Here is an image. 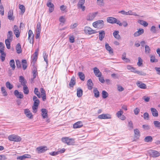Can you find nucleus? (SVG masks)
Instances as JSON below:
<instances>
[{
    "label": "nucleus",
    "mask_w": 160,
    "mask_h": 160,
    "mask_svg": "<svg viewBox=\"0 0 160 160\" xmlns=\"http://www.w3.org/2000/svg\"><path fill=\"white\" fill-rule=\"evenodd\" d=\"M92 25L95 28L101 29L103 27L104 22L102 20H99L93 22Z\"/></svg>",
    "instance_id": "1"
},
{
    "label": "nucleus",
    "mask_w": 160,
    "mask_h": 160,
    "mask_svg": "<svg viewBox=\"0 0 160 160\" xmlns=\"http://www.w3.org/2000/svg\"><path fill=\"white\" fill-rule=\"evenodd\" d=\"M8 139L10 141L16 142H20L21 140V138L20 137L15 134L9 135L8 137Z\"/></svg>",
    "instance_id": "2"
},
{
    "label": "nucleus",
    "mask_w": 160,
    "mask_h": 160,
    "mask_svg": "<svg viewBox=\"0 0 160 160\" xmlns=\"http://www.w3.org/2000/svg\"><path fill=\"white\" fill-rule=\"evenodd\" d=\"M62 141L63 142L67 143L68 145H72L74 143V139L67 137L62 138Z\"/></svg>",
    "instance_id": "3"
},
{
    "label": "nucleus",
    "mask_w": 160,
    "mask_h": 160,
    "mask_svg": "<svg viewBox=\"0 0 160 160\" xmlns=\"http://www.w3.org/2000/svg\"><path fill=\"white\" fill-rule=\"evenodd\" d=\"M84 31L86 34L90 35L96 33L97 32V31L92 30L90 27L87 26L85 27Z\"/></svg>",
    "instance_id": "4"
},
{
    "label": "nucleus",
    "mask_w": 160,
    "mask_h": 160,
    "mask_svg": "<svg viewBox=\"0 0 160 160\" xmlns=\"http://www.w3.org/2000/svg\"><path fill=\"white\" fill-rule=\"evenodd\" d=\"M97 14V12L90 13L87 16L86 19L88 21H92L95 18Z\"/></svg>",
    "instance_id": "5"
},
{
    "label": "nucleus",
    "mask_w": 160,
    "mask_h": 160,
    "mask_svg": "<svg viewBox=\"0 0 160 160\" xmlns=\"http://www.w3.org/2000/svg\"><path fill=\"white\" fill-rule=\"evenodd\" d=\"M98 118L100 119H110L111 116L109 114H102L98 115Z\"/></svg>",
    "instance_id": "6"
},
{
    "label": "nucleus",
    "mask_w": 160,
    "mask_h": 160,
    "mask_svg": "<svg viewBox=\"0 0 160 160\" xmlns=\"http://www.w3.org/2000/svg\"><path fill=\"white\" fill-rule=\"evenodd\" d=\"M150 154L152 157H156L160 156V153L155 150H152L150 152Z\"/></svg>",
    "instance_id": "7"
},
{
    "label": "nucleus",
    "mask_w": 160,
    "mask_h": 160,
    "mask_svg": "<svg viewBox=\"0 0 160 160\" xmlns=\"http://www.w3.org/2000/svg\"><path fill=\"white\" fill-rule=\"evenodd\" d=\"M93 72L95 75L98 77H100L102 76V73L100 72L99 69L97 67L93 68Z\"/></svg>",
    "instance_id": "8"
},
{
    "label": "nucleus",
    "mask_w": 160,
    "mask_h": 160,
    "mask_svg": "<svg viewBox=\"0 0 160 160\" xmlns=\"http://www.w3.org/2000/svg\"><path fill=\"white\" fill-rule=\"evenodd\" d=\"M24 113L26 116L29 118H33L32 115L30 111L28 109H25L24 110Z\"/></svg>",
    "instance_id": "9"
},
{
    "label": "nucleus",
    "mask_w": 160,
    "mask_h": 160,
    "mask_svg": "<svg viewBox=\"0 0 160 160\" xmlns=\"http://www.w3.org/2000/svg\"><path fill=\"white\" fill-rule=\"evenodd\" d=\"M47 149V147L46 146H40L37 148V150L39 153L43 152L46 151Z\"/></svg>",
    "instance_id": "10"
},
{
    "label": "nucleus",
    "mask_w": 160,
    "mask_h": 160,
    "mask_svg": "<svg viewBox=\"0 0 160 160\" xmlns=\"http://www.w3.org/2000/svg\"><path fill=\"white\" fill-rule=\"evenodd\" d=\"M14 33L17 38H18L20 35V32L18 29V27L16 25H14L13 28Z\"/></svg>",
    "instance_id": "11"
},
{
    "label": "nucleus",
    "mask_w": 160,
    "mask_h": 160,
    "mask_svg": "<svg viewBox=\"0 0 160 160\" xmlns=\"http://www.w3.org/2000/svg\"><path fill=\"white\" fill-rule=\"evenodd\" d=\"M144 30L143 29H140L137 32H135L133 34V36L134 37L138 36L144 33Z\"/></svg>",
    "instance_id": "12"
},
{
    "label": "nucleus",
    "mask_w": 160,
    "mask_h": 160,
    "mask_svg": "<svg viewBox=\"0 0 160 160\" xmlns=\"http://www.w3.org/2000/svg\"><path fill=\"white\" fill-rule=\"evenodd\" d=\"M83 126L82 123L81 121H78L75 123L73 125V128H79Z\"/></svg>",
    "instance_id": "13"
},
{
    "label": "nucleus",
    "mask_w": 160,
    "mask_h": 160,
    "mask_svg": "<svg viewBox=\"0 0 160 160\" xmlns=\"http://www.w3.org/2000/svg\"><path fill=\"white\" fill-rule=\"evenodd\" d=\"M14 93L17 98H22L23 97V94L21 92H19L17 90H15Z\"/></svg>",
    "instance_id": "14"
},
{
    "label": "nucleus",
    "mask_w": 160,
    "mask_h": 160,
    "mask_svg": "<svg viewBox=\"0 0 160 160\" xmlns=\"http://www.w3.org/2000/svg\"><path fill=\"white\" fill-rule=\"evenodd\" d=\"M107 22L111 23H114L117 21V19L113 17H110L107 18Z\"/></svg>",
    "instance_id": "15"
},
{
    "label": "nucleus",
    "mask_w": 160,
    "mask_h": 160,
    "mask_svg": "<svg viewBox=\"0 0 160 160\" xmlns=\"http://www.w3.org/2000/svg\"><path fill=\"white\" fill-rule=\"evenodd\" d=\"M136 84L138 87L141 88L146 89L147 88L146 85L143 83H142L141 82H138L136 83Z\"/></svg>",
    "instance_id": "16"
},
{
    "label": "nucleus",
    "mask_w": 160,
    "mask_h": 160,
    "mask_svg": "<svg viewBox=\"0 0 160 160\" xmlns=\"http://www.w3.org/2000/svg\"><path fill=\"white\" fill-rule=\"evenodd\" d=\"M151 110L153 116L157 117L158 116V112L155 108H151Z\"/></svg>",
    "instance_id": "17"
},
{
    "label": "nucleus",
    "mask_w": 160,
    "mask_h": 160,
    "mask_svg": "<svg viewBox=\"0 0 160 160\" xmlns=\"http://www.w3.org/2000/svg\"><path fill=\"white\" fill-rule=\"evenodd\" d=\"M87 85L88 89L90 90L92 88L93 83L91 79H89L87 81Z\"/></svg>",
    "instance_id": "18"
},
{
    "label": "nucleus",
    "mask_w": 160,
    "mask_h": 160,
    "mask_svg": "<svg viewBox=\"0 0 160 160\" xmlns=\"http://www.w3.org/2000/svg\"><path fill=\"white\" fill-rule=\"evenodd\" d=\"M42 115L43 118H45L48 116V111L45 109L42 108L41 110Z\"/></svg>",
    "instance_id": "19"
},
{
    "label": "nucleus",
    "mask_w": 160,
    "mask_h": 160,
    "mask_svg": "<svg viewBox=\"0 0 160 160\" xmlns=\"http://www.w3.org/2000/svg\"><path fill=\"white\" fill-rule=\"evenodd\" d=\"M105 48L106 50L108 51L110 54H112L113 53V51L111 47L109 46V45L106 43L105 45Z\"/></svg>",
    "instance_id": "20"
},
{
    "label": "nucleus",
    "mask_w": 160,
    "mask_h": 160,
    "mask_svg": "<svg viewBox=\"0 0 160 160\" xmlns=\"http://www.w3.org/2000/svg\"><path fill=\"white\" fill-rule=\"evenodd\" d=\"M19 82H21L22 86L26 85V84L27 83V81L23 76H20L19 77Z\"/></svg>",
    "instance_id": "21"
},
{
    "label": "nucleus",
    "mask_w": 160,
    "mask_h": 160,
    "mask_svg": "<svg viewBox=\"0 0 160 160\" xmlns=\"http://www.w3.org/2000/svg\"><path fill=\"white\" fill-rule=\"evenodd\" d=\"M99 39L100 41H102L104 38V37L105 35V33L104 31H99Z\"/></svg>",
    "instance_id": "22"
},
{
    "label": "nucleus",
    "mask_w": 160,
    "mask_h": 160,
    "mask_svg": "<svg viewBox=\"0 0 160 160\" xmlns=\"http://www.w3.org/2000/svg\"><path fill=\"white\" fill-rule=\"evenodd\" d=\"M13 13L12 10H10L8 12V18L10 20H13L14 17L13 16Z\"/></svg>",
    "instance_id": "23"
},
{
    "label": "nucleus",
    "mask_w": 160,
    "mask_h": 160,
    "mask_svg": "<svg viewBox=\"0 0 160 160\" xmlns=\"http://www.w3.org/2000/svg\"><path fill=\"white\" fill-rule=\"evenodd\" d=\"M76 82L75 81V77L74 76L72 77L70 82L69 84V86L71 87H73L75 85Z\"/></svg>",
    "instance_id": "24"
},
{
    "label": "nucleus",
    "mask_w": 160,
    "mask_h": 160,
    "mask_svg": "<svg viewBox=\"0 0 160 160\" xmlns=\"http://www.w3.org/2000/svg\"><path fill=\"white\" fill-rule=\"evenodd\" d=\"M30 157V156L28 154H24L22 156L18 157L17 158V159H19L21 160H23L26 158H29Z\"/></svg>",
    "instance_id": "25"
},
{
    "label": "nucleus",
    "mask_w": 160,
    "mask_h": 160,
    "mask_svg": "<svg viewBox=\"0 0 160 160\" xmlns=\"http://www.w3.org/2000/svg\"><path fill=\"white\" fill-rule=\"evenodd\" d=\"M119 33L118 31H115L113 33L114 37L118 39H119L121 38L120 35L118 34Z\"/></svg>",
    "instance_id": "26"
},
{
    "label": "nucleus",
    "mask_w": 160,
    "mask_h": 160,
    "mask_svg": "<svg viewBox=\"0 0 160 160\" xmlns=\"http://www.w3.org/2000/svg\"><path fill=\"white\" fill-rule=\"evenodd\" d=\"M33 100L34 102V104L36 105V106H38L39 103V101L37 97L34 96L33 97Z\"/></svg>",
    "instance_id": "27"
},
{
    "label": "nucleus",
    "mask_w": 160,
    "mask_h": 160,
    "mask_svg": "<svg viewBox=\"0 0 160 160\" xmlns=\"http://www.w3.org/2000/svg\"><path fill=\"white\" fill-rule=\"evenodd\" d=\"M22 68L23 70H25L27 67V62L26 60L23 59L22 61Z\"/></svg>",
    "instance_id": "28"
},
{
    "label": "nucleus",
    "mask_w": 160,
    "mask_h": 160,
    "mask_svg": "<svg viewBox=\"0 0 160 160\" xmlns=\"http://www.w3.org/2000/svg\"><path fill=\"white\" fill-rule=\"evenodd\" d=\"M158 30L155 26H152L150 28V31L153 33H157Z\"/></svg>",
    "instance_id": "29"
},
{
    "label": "nucleus",
    "mask_w": 160,
    "mask_h": 160,
    "mask_svg": "<svg viewBox=\"0 0 160 160\" xmlns=\"http://www.w3.org/2000/svg\"><path fill=\"white\" fill-rule=\"evenodd\" d=\"M9 64L11 68H12V70H14L15 68V62L13 59H12L10 61Z\"/></svg>",
    "instance_id": "30"
},
{
    "label": "nucleus",
    "mask_w": 160,
    "mask_h": 160,
    "mask_svg": "<svg viewBox=\"0 0 160 160\" xmlns=\"http://www.w3.org/2000/svg\"><path fill=\"white\" fill-rule=\"evenodd\" d=\"M93 92L94 93L95 97L98 98L99 97L100 93L97 88H95L93 89Z\"/></svg>",
    "instance_id": "31"
},
{
    "label": "nucleus",
    "mask_w": 160,
    "mask_h": 160,
    "mask_svg": "<svg viewBox=\"0 0 160 160\" xmlns=\"http://www.w3.org/2000/svg\"><path fill=\"white\" fill-rule=\"evenodd\" d=\"M12 32L11 31H9L7 35V39H8L10 40L11 41H12Z\"/></svg>",
    "instance_id": "32"
},
{
    "label": "nucleus",
    "mask_w": 160,
    "mask_h": 160,
    "mask_svg": "<svg viewBox=\"0 0 160 160\" xmlns=\"http://www.w3.org/2000/svg\"><path fill=\"white\" fill-rule=\"evenodd\" d=\"M16 50L18 53L19 54L22 52L21 46L19 43H18L16 46Z\"/></svg>",
    "instance_id": "33"
},
{
    "label": "nucleus",
    "mask_w": 160,
    "mask_h": 160,
    "mask_svg": "<svg viewBox=\"0 0 160 160\" xmlns=\"http://www.w3.org/2000/svg\"><path fill=\"white\" fill-rule=\"evenodd\" d=\"M78 75L80 79L82 81H83L84 80L85 76L84 74L82 72H79L78 73Z\"/></svg>",
    "instance_id": "34"
},
{
    "label": "nucleus",
    "mask_w": 160,
    "mask_h": 160,
    "mask_svg": "<svg viewBox=\"0 0 160 160\" xmlns=\"http://www.w3.org/2000/svg\"><path fill=\"white\" fill-rule=\"evenodd\" d=\"M144 141L146 142H150L152 141V137L149 136L146 137L144 139Z\"/></svg>",
    "instance_id": "35"
},
{
    "label": "nucleus",
    "mask_w": 160,
    "mask_h": 160,
    "mask_svg": "<svg viewBox=\"0 0 160 160\" xmlns=\"http://www.w3.org/2000/svg\"><path fill=\"white\" fill-rule=\"evenodd\" d=\"M82 89H77V96L78 97H80L82 95Z\"/></svg>",
    "instance_id": "36"
},
{
    "label": "nucleus",
    "mask_w": 160,
    "mask_h": 160,
    "mask_svg": "<svg viewBox=\"0 0 160 160\" xmlns=\"http://www.w3.org/2000/svg\"><path fill=\"white\" fill-rule=\"evenodd\" d=\"M138 22L140 24L143 25L144 27H147L148 25V23L142 20H139L138 21Z\"/></svg>",
    "instance_id": "37"
},
{
    "label": "nucleus",
    "mask_w": 160,
    "mask_h": 160,
    "mask_svg": "<svg viewBox=\"0 0 160 160\" xmlns=\"http://www.w3.org/2000/svg\"><path fill=\"white\" fill-rule=\"evenodd\" d=\"M12 41L8 39H6L5 40V43L6 45L7 48L8 49H9L10 48V42Z\"/></svg>",
    "instance_id": "38"
},
{
    "label": "nucleus",
    "mask_w": 160,
    "mask_h": 160,
    "mask_svg": "<svg viewBox=\"0 0 160 160\" xmlns=\"http://www.w3.org/2000/svg\"><path fill=\"white\" fill-rule=\"evenodd\" d=\"M23 92L25 94H28L29 93V89L26 85L23 86Z\"/></svg>",
    "instance_id": "39"
},
{
    "label": "nucleus",
    "mask_w": 160,
    "mask_h": 160,
    "mask_svg": "<svg viewBox=\"0 0 160 160\" xmlns=\"http://www.w3.org/2000/svg\"><path fill=\"white\" fill-rule=\"evenodd\" d=\"M145 52L147 54H148L150 52V48L149 46L146 45L145 46Z\"/></svg>",
    "instance_id": "40"
},
{
    "label": "nucleus",
    "mask_w": 160,
    "mask_h": 160,
    "mask_svg": "<svg viewBox=\"0 0 160 160\" xmlns=\"http://www.w3.org/2000/svg\"><path fill=\"white\" fill-rule=\"evenodd\" d=\"M128 127L129 130H132L133 128V123L131 121H130L128 122Z\"/></svg>",
    "instance_id": "41"
},
{
    "label": "nucleus",
    "mask_w": 160,
    "mask_h": 160,
    "mask_svg": "<svg viewBox=\"0 0 160 160\" xmlns=\"http://www.w3.org/2000/svg\"><path fill=\"white\" fill-rule=\"evenodd\" d=\"M41 24L40 22H38L37 25V29L36 32L40 33Z\"/></svg>",
    "instance_id": "42"
},
{
    "label": "nucleus",
    "mask_w": 160,
    "mask_h": 160,
    "mask_svg": "<svg viewBox=\"0 0 160 160\" xmlns=\"http://www.w3.org/2000/svg\"><path fill=\"white\" fill-rule=\"evenodd\" d=\"M134 72H136L138 74L140 75H142V76H145L146 75V73H144V72H143L142 71H137L136 70V69H135V71Z\"/></svg>",
    "instance_id": "43"
},
{
    "label": "nucleus",
    "mask_w": 160,
    "mask_h": 160,
    "mask_svg": "<svg viewBox=\"0 0 160 160\" xmlns=\"http://www.w3.org/2000/svg\"><path fill=\"white\" fill-rule=\"evenodd\" d=\"M135 135L136 137H139L140 136V132L138 129H135L134 130Z\"/></svg>",
    "instance_id": "44"
},
{
    "label": "nucleus",
    "mask_w": 160,
    "mask_h": 160,
    "mask_svg": "<svg viewBox=\"0 0 160 160\" xmlns=\"http://www.w3.org/2000/svg\"><path fill=\"white\" fill-rule=\"evenodd\" d=\"M43 56L45 61L46 62L47 64L48 63V55L45 52H44L43 53Z\"/></svg>",
    "instance_id": "45"
},
{
    "label": "nucleus",
    "mask_w": 160,
    "mask_h": 160,
    "mask_svg": "<svg viewBox=\"0 0 160 160\" xmlns=\"http://www.w3.org/2000/svg\"><path fill=\"white\" fill-rule=\"evenodd\" d=\"M1 55L0 56V58L2 62H3L5 60V58L6 57V53L4 52H0Z\"/></svg>",
    "instance_id": "46"
},
{
    "label": "nucleus",
    "mask_w": 160,
    "mask_h": 160,
    "mask_svg": "<svg viewBox=\"0 0 160 160\" xmlns=\"http://www.w3.org/2000/svg\"><path fill=\"white\" fill-rule=\"evenodd\" d=\"M6 86L9 89H11L13 88V86L9 82H7L6 83Z\"/></svg>",
    "instance_id": "47"
},
{
    "label": "nucleus",
    "mask_w": 160,
    "mask_h": 160,
    "mask_svg": "<svg viewBox=\"0 0 160 160\" xmlns=\"http://www.w3.org/2000/svg\"><path fill=\"white\" fill-rule=\"evenodd\" d=\"M102 97L103 98H106L108 97V92L104 90L102 91Z\"/></svg>",
    "instance_id": "48"
},
{
    "label": "nucleus",
    "mask_w": 160,
    "mask_h": 160,
    "mask_svg": "<svg viewBox=\"0 0 160 160\" xmlns=\"http://www.w3.org/2000/svg\"><path fill=\"white\" fill-rule=\"evenodd\" d=\"M5 46L4 44L2 42H0V52H4Z\"/></svg>",
    "instance_id": "49"
},
{
    "label": "nucleus",
    "mask_w": 160,
    "mask_h": 160,
    "mask_svg": "<svg viewBox=\"0 0 160 160\" xmlns=\"http://www.w3.org/2000/svg\"><path fill=\"white\" fill-rule=\"evenodd\" d=\"M34 93L39 98L41 97V95L40 92H38V89L37 88H35L34 91Z\"/></svg>",
    "instance_id": "50"
},
{
    "label": "nucleus",
    "mask_w": 160,
    "mask_h": 160,
    "mask_svg": "<svg viewBox=\"0 0 160 160\" xmlns=\"http://www.w3.org/2000/svg\"><path fill=\"white\" fill-rule=\"evenodd\" d=\"M153 124L155 127L158 128H160V122L159 121H154L153 122Z\"/></svg>",
    "instance_id": "51"
},
{
    "label": "nucleus",
    "mask_w": 160,
    "mask_h": 160,
    "mask_svg": "<svg viewBox=\"0 0 160 160\" xmlns=\"http://www.w3.org/2000/svg\"><path fill=\"white\" fill-rule=\"evenodd\" d=\"M16 66L18 68H21V63L19 60H16Z\"/></svg>",
    "instance_id": "52"
},
{
    "label": "nucleus",
    "mask_w": 160,
    "mask_h": 160,
    "mask_svg": "<svg viewBox=\"0 0 160 160\" xmlns=\"http://www.w3.org/2000/svg\"><path fill=\"white\" fill-rule=\"evenodd\" d=\"M127 67L128 70H131L132 72H133L135 71V68L132 67L131 65H128Z\"/></svg>",
    "instance_id": "53"
},
{
    "label": "nucleus",
    "mask_w": 160,
    "mask_h": 160,
    "mask_svg": "<svg viewBox=\"0 0 160 160\" xmlns=\"http://www.w3.org/2000/svg\"><path fill=\"white\" fill-rule=\"evenodd\" d=\"M132 15L135 16L137 15L136 13H133L132 11L131 10H129L128 12H126V15Z\"/></svg>",
    "instance_id": "54"
},
{
    "label": "nucleus",
    "mask_w": 160,
    "mask_h": 160,
    "mask_svg": "<svg viewBox=\"0 0 160 160\" xmlns=\"http://www.w3.org/2000/svg\"><path fill=\"white\" fill-rule=\"evenodd\" d=\"M1 91L2 93L4 94V96H6L7 95V93L6 92L4 87H2L1 88Z\"/></svg>",
    "instance_id": "55"
},
{
    "label": "nucleus",
    "mask_w": 160,
    "mask_h": 160,
    "mask_svg": "<svg viewBox=\"0 0 160 160\" xmlns=\"http://www.w3.org/2000/svg\"><path fill=\"white\" fill-rule=\"evenodd\" d=\"M142 60L140 57L138 58V61L137 62V65L138 66H140L142 64Z\"/></svg>",
    "instance_id": "56"
},
{
    "label": "nucleus",
    "mask_w": 160,
    "mask_h": 160,
    "mask_svg": "<svg viewBox=\"0 0 160 160\" xmlns=\"http://www.w3.org/2000/svg\"><path fill=\"white\" fill-rule=\"evenodd\" d=\"M150 61L151 62H156L158 61V60L155 58L154 56L151 55L150 56Z\"/></svg>",
    "instance_id": "57"
},
{
    "label": "nucleus",
    "mask_w": 160,
    "mask_h": 160,
    "mask_svg": "<svg viewBox=\"0 0 160 160\" xmlns=\"http://www.w3.org/2000/svg\"><path fill=\"white\" fill-rule=\"evenodd\" d=\"M0 13L2 16L4 14V7L2 5L0 6Z\"/></svg>",
    "instance_id": "58"
},
{
    "label": "nucleus",
    "mask_w": 160,
    "mask_h": 160,
    "mask_svg": "<svg viewBox=\"0 0 160 160\" xmlns=\"http://www.w3.org/2000/svg\"><path fill=\"white\" fill-rule=\"evenodd\" d=\"M33 72V78L34 79L36 78L37 74V70L36 68H35L33 69L32 71Z\"/></svg>",
    "instance_id": "59"
},
{
    "label": "nucleus",
    "mask_w": 160,
    "mask_h": 160,
    "mask_svg": "<svg viewBox=\"0 0 160 160\" xmlns=\"http://www.w3.org/2000/svg\"><path fill=\"white\" fill-rule=\"evenodd\" d=\"M28 38H32L34 37V35L32 32L31 30H30L28 32Z\"/></svg>",
    "instance_id": "60"
},
{
    "label": "nucleus",
    "mask_w": 160,
    "mask_h": 160,
    "mask_svg": "<svg viewBox=\"0 0 160 160\" xmlns=\"http://www.w3.org/2000/svg\"><path fill=\"white\" fill-rule=\"evenodd\" d=\"M19 9L21 10L22 12L23 13L25 12V8L24 5H19Z\"/></svg>",
    "instance_id": "61"
},
{
    "label": "nucleus",
    "mask_w": 160,
    "mask_h": 160,
    "mask_svg": "<svg viewBox=\"0 0 160 160\" xmlns=\"http://www.w3.org/2000/svg\"><path fill=\"white\" fill-rule=\"evenodd\" d=\"M123 113V112L122 111L120 110L118 111L116 113V115L118 118H119L120 117L122 114Z\"/></svg>",
    "instance_id": "62"
},
{
    "label": "nucleus",
    "mask_w": 160,
    "mask_h": 160,
    "mask_svg": "<svg viewBox=\"0 0 160 160\" xmlns=\"http://www.w3.org/2000/svg\"><path fill=\"white\" fill-rule=\"evenodd\" d=\"M38 106H36V105H34L32 106V109L33 110V112L34 113H36L37 111L38 107Z\"/></svg>",
    "instance_id": "63"
},
{
    "label": "nucleus",
    "mask_w": 160,
    "mask_h": 160,
    "mask_svg": "<svg viewBox=\"0 0 160 160\" xmlns=\"http://www.w3.org/2000/svg\"><path fill=\"white\" fill-rule=\"evenodd\" d=\"M142 99L144 100L146 102H148L149 101L150 98V97L144 96L142 98Z\"/></svg>",
    "instance_id": "64"
}]
</instances>
